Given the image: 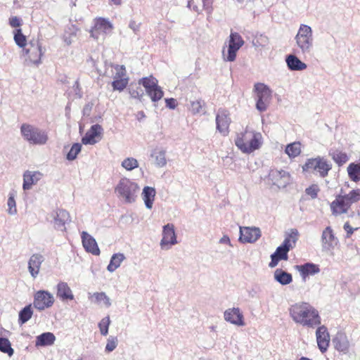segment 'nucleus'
Masks as SVG:
<instances>
[{"label":"nucleus","mask_w":360,"mask_h":360,"mask_svg":"<svg viewBox=\"0 0 360 360\" xmlns=\"http://www.w3.org/2000/svg\"><path fill=\"white\" fill-rule=\"evenodd\" d=\"M289 314L292 321L304 327L314 328L321 324L319 311L306 302H300L291 305Z\"/></svg>","instance_id":"nucleus-1"},{"label":"nucleus","mask_w":360,"mask_h":360,"mask_svg":"<svg viewBox=\"0 0 360 360\" xmlns=\"http://www.w3.org/2000/svg\"><path fill=\"white\" fill-rule=\"evenodd\" d=\"M234 143L243 153L250 154L262 147L263 136L259 131L247 127L243 131L236 134Z\"/></svg>","instance_id":"nucleus-2"},{"label":"nucleus","mask_w":360,"mask_h":360,"mask_svg":"<svg viewBox=\"0 0 360 360\" xmlns=\"http://www.w3.org/2000/svg\"><path fill=\"white\" fill-rule=\"evenodd\" d=\"M140 191L137 182L129 178H120L115 186V193L120 200L125 204H132L136 202Z\"/></svg>","instance_id":"nucleus-3"},{"label":"nucleus","mask_w":360,"mask_h":360,"mask_svg":"<svg viewBox=\"0 0 360 360\" xmlns=\"http://www.w3.org/2000/svg\"><path fill=\"white\" fill-rule=\"evenodd\" d=\"M298 234L297 229H292L290 231V233L285 238L283 243L271 255V262L269 264V267H275L281 260H288V253L295 247L298 239Z\"/></svg>","instance_id":"nucleus-4"},{"label":"nucleus","mask_w":360,"mask_h":360,"mask_svg":"<svg viewBox=\"0 0 360 360\" xmlns=\"http://www.w3.org/2000/svg\"><path fill=\"white\" fill-rule=\"evenodd\" d=\"M360 200V190L354 189L345 195H338L330 203L332 214L338 216L345 214L349 210L351 205Z\"/></svg>","instance_id":"nucleus-5"},{"label":"nucleus","mask_w":360,"mask_h":360,"mask_svg":"<svg viewBox=\"0 0 360 360\" xmlns=\"http://www.w3.org/2000/svg\"><path fill=\"white\" fill-rule=\"evenodd\" d=\"M295 40L297 53L303 56L309 54L314 47V37L311 27L307 25L301 24L295 37Z\"/></svg>","instance_id":"nucleus-6"},{"label":"nucleus","mask_w":360,"mask_h":360,"mask_svg":"<svg viewBox=\"0 0 360 360\" xmlns=\"http://www.w3.org/2000/svg\"><path fill=\"white\" fill-rule=\"evenodd\" d=\"M20 134L25 141L32 145H45L49 140L46 131L27 123L21 125Z\"/></svg>","instance_id":"nucleus-7"},{"label":"nucleus","mask_w":360,"mask_h":360,"mask_svg":"<svg viewBox=\"0 0 360 360\" xmlns=\"http://www.w3.org/2000/svg\"><path fill=\"white\" fill-rule=\"evenodd\" d=\"M244 40L238 32H231L228 40V45L224 46L222 58L226 62H233L238 50L244 45Z\"/></svg>","instance_id":"nucleus-8"},{"label":"nucleus","mask_w":360,"mask_h":360,"mask_svg":"<svg viewBox=\"0 0 360 360\" xmlns=\"http://www.w3.org/2000/svg\"><path fill=\"white\" fill-rule=\"evenodd\" d=\"M332 165L323 157L318 156L315 158L308 159L302 166L304 172H316L322 178L328 176Z\"/></svg>","instance_id":"nucleus-9"},{"label":"nucleus","mask_w":360,"mask_h":360,"mask_svg":"<svg viewBox=\"0 0 360 360\" xmlns=\"http://www.w3.org/2000/svg\"><path fill=\"white\" fill-rule=\"evenodd\" d=\"M139 84L143 86L147 95L150 98L153 102H157L162 98L164 91L158 85V81L155 77L150 76L142 78Z\"/></svg>","instance_id":"nucleus-10"},{"label":"nucleus","mask_w":360,"mask_h":360,"mask_svg":"<svg viewBox=\"0 0 360 360\" xmlns=\"http://www.w3.org/2000/svg\"><path fill=\"white\" fill-rule=\"evenodd\" d=\"M255 91L257 96V109L260 112L266 111L271 100V90L266 84L257 83L255 85Z\"/></svg>","instance_id":"nucleus-11"},{"label":"nucleus","mask_w":360,"mask_h":360,"mask_svg":"<svg viewBox=\"0 0 360 360\" xmlns=\"http://www.w3.org/2000/svg\"><path fill=\"white\" fill-rule=\"evenodd\" d=\"M114 27L111 22L104 18H96L94 20V26L90 30L91 37L95 39H104L111 34Z\"/></svg>","instance_id":"nucleus-12"},{"label":"nucleus","mask_w":360,"mask_h":360,"mask_svg":"<svg viewBox=\"0 0 360 360\" xmlns=\"http://www.w3.org/2000/svg\"><path fill=\"white\" fill-rule=\"evenodd\" d=\"M23 52L27 56L26 60L30 63L39 65L41 63V58L44 54L42 46L38 40H31L27 46L23 49Z\"/></svg>","instance_id":"nucleus-13"},{"label":"nucleus","mask_w":360,"mask_h":360,"mask_svg":"<svg viewBox=\"0 0 360 360\" xmlns=\"http://www.w3.org/2000/svg\"><path fill=\"white\" fill-rule=\"evenodd\" d=\"M162 236V238L160 243L162 250H169L178 243L173 224H167L163 226Z\"/></svg>","instance_id":"nucleus-14"},{"label":"nucleus","mask_w":360,"mask_h":360,"mask_svg":"<svg viewBox=\"0 0 360 360\" xmlns=\"http://www.w3.org/2000/svg\"><path fill=\"white\" fill-rule=\"evenodd\" d=\"M53 302V295L47 290H39L34 295L33 306L39 311L51 307Z\"/></svg>","instance_id":"nucleus-15"},{"label":"nucleus","mask_w":360,"mask_h":360,"mask_svg":"<svg viewBox=\"0 0 360 360\" xmlns=\"http://www.w3.org/2000/svg\"><path fill=\"white\" fill-rule=\"evenodd\" d=\"M321 248L323 252H332L338 245L339 240L335 236L330 226H327L322 232L321 237Z\"/></svg>","instance_id":"nucleus-16"},{"label":"nucleus","mask_w":360,"mask_h":360,"mask_svg":"<svg viewBox=\"0 0 360 360\" xmlns=\"http://www.w3.org/2000/svg\"><path fill=\"white\" fill-rule=\"evenodd\" d=\"M50 217L51 218V223L53 227L62 231L65 230V224L70 221L69 212L63 209L53 211L50 214Z\"/></svg>","instance_id":"nucleus-17"},{"label":"nucleus","mask_w":360,"mask_h":360,"mask_svg":"<svg viewBox=\"0 0 360 360\" xmlns=\"http://www.w3.org/2000/svg\"><path fill=\"white\" fill-rule=\"evenodd\" d=\"M259 228L255 226H240L239 241L242 243H254L261 237Z\"/></svg>","instance_id":"nucleus-18"},{"label":"nucleus","mask_w":360,"mask_h":360,"mask_svg":"<svg viewBox=\"0 0 360 360\" xmlns=\"http://www.w3.org/2000/svg\"><path fill=\"white\" fill-rule=\"evenodd\" d=\"M269 178L273 184L279 188H285L291 181V176L289 172L283 169H271L269 174Z\"/></svg>","instance_id":"nucleus-19"},{"label":"nucleus","mask_w":360,"mask_h":360,"mask_svg":"<svg viewBox=\"0 0 360 360\" xmlns=\"http://www.w3.org/2000/svg\"><path fill=\"white\" fill-rule=\"evenodd\" d=\"M231 118L229 112L225 109H219L216 115V124L217 131L223 136H227L229 132Z\"/></svg>","instance_id":"nucleus-20"},{"label":"nucleus","mask_w":360,"mask_h":360,"mask_svg":"<svg viewBox=\"0 0 360 360\" xmlns=\"http://www.w3.org/2000/svg\"><path fill=\"white\" fill-rule=\"evenodd\" d=\"M103 128L100 124H94L86 131L82 139V142L84 145H94L101 139Z\"/></svg>","instance_id":"nucleus-21"},{"label":"nucleus","mask_w":360,"mask_h":360,"mask_svg":"<svg viewBox=\"0 0 360 360\" xmlns=\"http://www.w3.org/2000/svg\"><path fill=\"white\" fill-rule=\"evenodd\" d=\"M44 176V174L39 171L26 170L24 172L22 189L29 191L32 186L36 185Z\"/></svg>","instance_id":"nucleus-22"},{"label":"nucleus","mask_w":360,"mask_h":360,"mask_svg":"<svg viewBox=\"0 0 360 360\" xmlns=\"http://www.w3.org/2000/svg\"><path fill=\"white\" fill-rule=\"evenodd\" d=\"M224 319L238 326H245L243 313L238 307H233L226 309L224 313Z\"/></svg>","instance_id":"nucleus-23"},{"label":"nucleus","mask_w":360,"mask_h":360,"mask_svg":"<svg viewBox=\"0 0 360 360\" xmlns=\"http://www.w3.org/2000/svg\"><path fill=\"white\" fill-rule=\"evenodd\" d=\"M82 245L85 250L94 255H99L100 249L95 238L86 231H82L81 234Z\"/></svg>","instance_id":"nucleus-24"},{"label":"nucleus","mask_w":360,"mask_h":360,"mask_svg":"<svg viewBox=\"0 0 360 360\" xmlns=\"http://www.w3.org/2000/svg\"><path fill=\"white\" fill-rule=\"evenodd\" d=\"M317 345L322 353H324L329 346L330 335L326 326H319L316 331Z\"/></svg>","instance_id":"nucleus-25"},{"label":"nucleus","mask_w":360,"mask_h":360,"mask_svg":"<svg viewBox=\"0 0 360 360\" xmlns=\"http://www.w3.org/2000/svg\"><path fill=\"white\" fill-rule=\"evenodd\" d=\"M56 296L62 302L72 301L75 298L72 289L64 281H59L56 285Z\"/></svg>","instance_id":"nucleus-26"},{"label":"nucleus","mask_w":360,"mask_h":360,"mask_svg":"<svg viewBox=\"0 0 360 360\" xmlns=\"http://www.w3.org/2000/svg\"><path fill=\"white\" fill-rule=\"evenodd\" d=\"M44 260V257L40 254H34L30 257L28 261V271L32 278H35L38 276Z\"/></svg>","instance_id":"nucleus-27"},{"label":"nucleus","mask_w":360,"mask_h":360,"mask_svg":"<svg viewBox=\"0 0 360 360\" xmlns=\"http://www.w3.org/2000/svg\"><path fill=\"white\" fill-rule=\"evenodd\" d=\"M166 153V150L162 147H156L152 150L150 157L157 167H163L166 166L167 162Z\"/></svg>","instance_id":"nucleus-28"},{"label":"nucleus","mask_w":360,"mask_h":360,"mask_svg":"<svg viewBox=\"0 0 360 360\" xmlns=\"http://www.w3.org/2000/svg\"><path fill=\"white\" fill-rule=\"evenodd\" d=\"M297 269L304 280L309 276H313L320 272L319 266L314 263H306L297 266Z\"/></svg>","instance_id":"nucleus-29"},{"label":"nucleus","mask_w":360,"mask_h":360,"mask_svg":"<svg viewBox=\"0 0 360 360\" xmlns=\"http://www.w3.org/2000/svg\"><path fill=\"white\" fill-rule=\"evenodd\" d=\"M285 62L289 70L292 71H301L307 68V64L301 61L295 55L290 54L287 56Z\"/></svg>","instance_id":"nucleus-30"},{"label":"nucleus","mask_w":360,"mask_h":360,"mask_svg":"<svg viewBox=\"0 0 360 360\" xmlns=\"http://www.w3.org/2000/svg\"><path fill=\"white\" fill-rule=\"evenodd\" d=\"M156 195L155 188L151 186H145L141 193V198L147 209H152Z\"/></svg>","instance_id":"nucleus-31"},{"label":"nucleus","mask_w":360,"mask_h":360,"mask_svg":"<svg viewBox=\"0 0 360 360\" xmlns=\"http://www.w3.org/2000/svg\"><path fill=\"white\" fill-rule=\"evenodd\" d=\"M88 299L93 303L100 304L103 303L105 307H109L111 306V302L109 297L104 292H89Z\"/></svg>","instance_id":"nucleus-32"},{"label":"nucleus","mask_w":360,"mask_h":360,"mask_svg":"<svg viewBox=\"0 0 360 360\" xmlns=\"http://www.w3.org/2000/svg\"><path fill=\"white\" fill-rule=\"evenodd\" d=\"M56 337L53 333L50 332L44 333L36 337L35 346L46 347L54 344Z\"/></svg>","instance_id":"nucleus-33"},{"label":"nucleus","mask_w":360,"mask_h":360,"mask_svg":"<svg viewBox=\"0 0 360 360\" xmlns=\"http://www.w3.org/2000/svg\"><path fill=\"white\" fill-rule=\"evenodd\" d=\"M274 278L275 281L283 285H288L292 281V275L281 269H276L274 274Z\"/></svg>","instance_id":"nucleus-34"},{"label":"nucleus","mask_w":360,"mask_h":360,"mask_svg":"<svg viewBox=\"0 0 360 360\" xmlns=\"http://www.w3.org/2000/svg\"><path fill=\"white\" fill-rule=\"evenodd\" d=\"M205 103L202 99L191 101L187 105V109L192 115L204 114Z\"/></svg>","instance_id":"nucleus-35"},{"label":"nucleus","mask_w":360,"mask_h":360,"mask_svg":"<svg viewBox=\"0 0 360 360\" xmlns=\"http://www.w3.org/2000/svg\"><path fill=\"white\" fill-rule=\"evenodd\" d=\"M333 343L337 350L346 353L349 347V341L344 334H338L333 339Z\"/></svg>","instance_id":"nucleus-36"},{"label":"nucleus","mask_w":360,"mask_h":360,"mask_svg":"<svg viewBox=\"0 0 360 360\" xmlns=\"http://www.w3.org/2000/svg\"><path fill=\"white\" fill-rule=\"evenodd\" d=\"M125 259V256L123 253H115L112 255L110 258L109 264L107 266V270L110 272H114L119 268L122 262Z\"/></svg>","instance_id":"nucleus-37"},{"label":"nucleus","mask_w":360,"mask_h":360,"mask_svg":"<svg viewBox=\"0 0 360 360\" xmlns=\"http://www.w3.org/2000/svg\"><path fill=\"white\" fill-rule=\"evenodd\" d=\"M329 155L333 161L339 166L343 165L349 160L347 154L341 150H335L330 151Z\"/></svg>","instance_id":"nucleus-38"},{"label":"nucleus","mask_w":360,"mask_h":360,"mask_svg":"<svg viewBox=\"0 0 360 360\" xmlns=\"http://www.w3.org/2000/svg\"><path fill=\"white\" fill-rule=\"evenodd\" d=\"M347 172L351 180L356 182L360 181V162L349 164L347 167Z\"/></svg>","instance_id":"nucleus-39"},{"label":"nucleus","mask_w":360,"mask_h":360,"mask_svg":"<svg viewBox=\"0 0 360 360\" xmlns=\"http://www.w3.org/2000/svg\"><path fill=\"white\" fill-rule=\"evenodd\" d=\"M33 314L31 305H27L19 312L18 323L22 325L27 322Z\"/></svg>","instance_id":"nucleus-40"},{"label":"nucleus","mask_w":360,"mask_h":360,"mask_svg":"<svg viewBox=\"0 0 360 360\" xmlns=\"http://www.w3.org/2000/svg\"><path fill=\"white\" fill-rule=\"evenodd\" d=\"M285 151L290 158H295L301 153L300 143L299 142L290 143L286 146Z\"/></svg>","instance_id":"nucleus-41"},{"label":"nucleus","mask_w":360,"mask_h":360,"mask_svg":"<svg viewBox=\"0 0 360 360\" xmlns=\"http://www.w3.org/2000/svg\"><path fill=\"white\" fill-rule=\"evenodd\" d=\"M0 352L6 354L10 357L13 355L14 349L8 339L0 337Z\"/></svg>","instance_id":"nucleus-42"},{"label":"nucleus","mask_w":360,"mask_h":360,"mask_svg":"<svg viewBox=\"0 0 360 360\" xmlns=\"http://www.w3.org/2000/svg\"><path fill=\"white\" fill-rule=\"evenodd\" d=\"M77 28L75 25H70L65 30L63 37L64 42L67 45H70L72 43V38L77 34Z\"/></svg>","instance_id":"nucleus-43"},{"label":"nucleus","mask_w":360,"mask_h":360,"mask_svg":"<svg viewBox=\"0 0 360 360\" xmlns=\"http://www.w3.org/2000/svg\"><path fill=\"white\" fill-rule=\"evenodd\" d=\"M121 166L127 171H131L139 167V162L136 158L129 157L122 161Z\"/></svg>","instance_id":"nucleus-44"},{"label":"nucleus","mask_w":360,"mask_h":360,"mask_svg":"<svg viewBox=\"0 0 360 360\" xmlns=\"http://www.w3.org/2000/svg\"><path fill=\"white\" fill-rule=\"evenodd\" d=\"M14 40L16 44L22 48H25L27 46L26 44V37L22 33L21 29H17L14 32Z\"/></svg>","instance_id":"nucleus-45"},{"label":"nucleus","mask_w":360,"mask_h":360,"mask_svg":"<svg viewBox=\"0 0 360 360\" xmlns=\"http://www.w3.org/2000/svg\"><path fill=\"white\" fill-rule=\"evenodd\" d=\"M128 78L114 79L112 86L114 90L123 91L128 84Z\"/></svg>","instance_id":"nucleus-46"},{"label":"nucleus","mask_w":360,"mask_h":360,"mask_svg":"<svg viewBox=\"0 0 360 360\" xmlns=\"http://www.w3.org/2000/svg\"><path fill=\"white\" fill-rule=\"evenodd\" d=\"M82 150V145L80 143H74L70 151L67 154V159L68 160H74L77 158V155L80 153Z\"/></svg>","instance_id":"nucleus-47"},{"label":"nucleus","mask_w":360,"mask_h":360,"mask_svg":"<svg viewBox=\"0 0 360 360\" xmlns=\"http://www.w3.org/2000/svg\"><path fill=\"white\" fill-rule=\"evenodd\" d=\"M110 324V319L109 316L104 317L98 323V328L102 335L106 336L108 335Z\"/></svg>","instance_id":"nucleus-48"},{"label":"nucleus","mask_w":360,"mask_h":360,"mask_svg":"<svg viewBox=\"0 0 360 360\" xmlns=\"http://www.w3.org/2000/svg\"><path fill=\"white\" fill-rule=\"evenodd\" d=\"M117 338L116 337L110 336L107 340L105 350L106 352H111L115 349L117 346Z\"/></svg>","instance_id":"nucleus-49"},{"label":"nucleus","mask_w":360,"mask_h":360,"mask_svg":"<svg viewBox=\"0 0 360 360\" xmlns=\"http://www.w3.org/2000/svg\"><path fill=\"white\" fill-rule=\"evenodd\" d=\"M320 188L317 184H312L305 189L307 195H309L312 199H315L318 196Z\"/></svg>","instance_id":"nucleus-50"},{"label":"nucleus","mask_w":360,"mask_h":360,"mask_svg":"<svg viewBox=\"0 0 360 360\" xmlns=\"http://www.w3.org/2000/svg\"><path fill=\"white\" fill-rule=\"evenodd\" d=\"M8 207V212L11 215L15 214L17 213L16 203L13 196H9L7 202Z\"/></svg>","instance_id":"nucleus-51"},{"label":"nucleus","mask_w":360,"mask_h":360,"mask_svg":"<svg viewBox=\"0 0 360 360\" xmlns=\"http://www.w3.org/2000/svg\"><path fill=\"white\" fill-rule=\"evenodd\" d=\"M116 70V73L114 76V79H120V78H127L126 77V70L123 65H116L115 67Z\"/></svg>","instance_id":"nucleus-52"},{"label":"nucleus","mask_w":360,"mask_h":360,"mask_svg":"<svg viewBox=\"0 0 360 360\" xmlns=\"http://www.w3.org/2000/svg\"><path fill=\"white\" fill-rule=\"evenodd\" d=\"M9 25L12 27H19L22 25V20L17 16H13L9 18Z\"/></svg>","instance_id":"nucleus-53"},{"label":"nucleus","mask_w":360,"mask_h":360,"mask_svg":"<svg viewBox=\"0 0 360 360\" xmlns=\"http://www.w3.org/2000/svg\"><path fill=\"white\" fill-rule=\"evenodd\" d=\"M203 9L210 14L212 11V2L211 0H202Z\"/></svg>","instance_id":"nucleus-54"},{"label":"nucleus","mask_w":360,"mask_h":360,"mask_svg":"<svg viewBox=\"0 0 360 360\" xmlns=\"http://www.w3.org/2000/svg\"><path fill=\"white\" fill-rule=\"evenodd\" d=\"M343 229H344V230H345V231H346V233H347V236H346V237H347V238H350V237H351V236L353 234L354 231L358 229L357 228H355V229L352 228V227L349 225V222H346V223L344 224Z\"/></svg>","instance_id":"nucleus-55"},{"label":"nucleus","mask_w":360,"mask_h":360,"mask_svg":"<svg viewBox=\"0 0 360 360\" xmlns=\"http://www.w3.org/2000/svg\"><path fill=\"white\" fill-rule=\"evenodd\" d=\"M141 23L136 22L135 20H130L129 27L133 30L134 34H137L140 30Z\"/></svg>","instance_id":"nucleus-56"},{"label":"nucleus","mask_w":360,"mask_h":360,"mask_svg":"<svg viewBox=\"0 0 360 360\" xmlns=\"http://www.w3.org/2000/svg\"><path fill=\"white\" fill-rule=\"evenodd\" d=\"M166 106L169 109H175L177 105V103L176 99L173 98H166L165 99Z\"/></svg>","instance_id":"nucleus-57"},{"label":"nucleus","mask_w":360,"mask_h":360,"mask_svg":"<svg viewBox=\"0 0 360 360\" xmlns=\"http://www.w3.org/2000/svg\"><path fill=\"white\" fill-rule=\"evenodd\" d=\"M187 7L191 10L195 11L198 14L200 13V10L199 9L198 6L196 5L193 0H189L188 1Z\"/></svg>","instance_id":"nucleus-58"},{"label":"nucleus","mask_w":360,"mask_h":360,"mask_svg":"<svg viewBox=\"0 0 360 360\" xmlns=\"http://www.w3.org/2000/svg\"><path fill=\"white\" fill-rule=\"evenodd\" d=\"M129 94L131 98L141 99L143 96V92H141V91L130 89Z\"/></svg>","instance_id":"nucleus-59"},{"label":"nucleus","mask_w":360,"mask_h":360,"mask_svg":"<svg viewBox=\"0 0 360 360\" xmlns=\"http://www.w3.org/2000/svg\"><path fill=\"white\" fill-rule=\"evenodd\" d=\"M219 243L221 244H226L230 247H233V245L231 242V240L229 237L226 235H224L223 237H221L219 240Z\"/></svg>","instance_id":"nucleus-60"},{"label":"nucleus","mask_w":360,"mask_h":360,"mask_svg":"<svg viewBox=\"0 0 360 360\" xmlns=\"http://www.w3.org/2000/svg\"><path fill=\"white\" fill-rule=\"evenodd\" d=\"M92 106H93V104L92 103H88L86 104L84 109H83V112L84 115H89L91 110V108H92Z\"/></svg>","instance_id":"nucleus-61"},{"label":"nucleus","mask_w":360,"mask_h":360,"mask_svg":"<svg viewBox=\"0 0 360 360\" xmlns=\"http://www.w3.org/2000/svg\"><path fill=\"white\" fill-rule=\"evenodd\" d=\"M112 4L119 6L122 4V0H109Z\"/></svg>","instance_id":"nucleus-62"},{"label":"nucleus","mask_w":360,"mask_h":360,"mask_svg":"<svg viewBox=\"0 0 360 360\" xmlns=\"http://www.w3.org/2000/svg\"><path fill=\"white\" fill-rule=\"evenodd\" d=\"M144 117H145V114H144V112L143 111L138 112V113H137V118L139 120H141V119L144 118Z\"/></svg>","instance_id":"nucleus-63"},{"label":"nucleus","mask_w":360,"mask_h":360,"mask_svg":"<svg viewBox=\"0 0 360 360\" xmlns=\"http://www.w3.org/2000/svg\"><path fill=\"white\" fill-rule=\"evenodd\" d=\"M238 1H241L242 0H238Z\"/></svg>","instance_id":"nucleus-64"}]
</instances>
